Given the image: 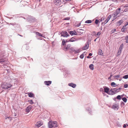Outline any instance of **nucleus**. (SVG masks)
<instances>
[{"instance_id": "18", "label": "nucleus", "mask_w": 128, "mask_h": 128, "mask_svg": "<svg viewBox=\"0 0 128 128\" xmlns=\"http://www.w3.org/2000/svg\"><path fill=\"white\" fill-rule=\"evenodd\" d=\"M104 92L108 94V92L110 90L109 88L107 87H105L104 88Z\"/></svg>"}, {"instance_id": "49", "label": "nucleus", "mask_w": 128, "mask_h": 128, "mask_svg": "<svg viewBox=\"0 0 128 128\" xmlns=\"http://www.w3.org/2000/svg\"><path fill=\"white\" fill-rule=\"evenodd\" d=\"M10 24L11 25H12L13 26H14V25L16 24H12L11 23H10Z\"/></svg>"}, {"instance_id": "20", "label": "nucleus", "mask_w": 128, "mask_h": 128, "mask_svg": "<svg viewBox=\"0 0 128 128\" xmlns=\"http://www.w3.org/2000/svg\"><path fill=\"white\" fill-rule=\"evenodd\" d=\"M113 88L110 89L108 92V94L111 95L114 94V93H113Z\"/></svg>"}, {"instance_id": "32", "label": "nucleus", "mask_w": 128, "mask_h": 128, "mask_svg": "<svg viewBox=\"0 0 128 128\" xmlns=\"http://www.w3.org/2000/svg\"><path fill=\"white\" fill-rule=\"evenodd\" d=\"M28 102L31 104H34V102H33V100H28Z\"/></svg>"}, {"instance_id": "51", "label": "nucleus", "mask_w": 128, "mask_h": 128, "mask_svg": "<svg viewBox=\"0 0 128 128\" xmlns=\"http://www.w3.org/2000/svg\"><path fill=\"white\" fill-rule=\"evenodd\" d=\"M128 25V22L126 23V24L124 25V26H126Z\"/></svg>"}, {"instance_id": "33", "label": "nucleus", "mask_w": 128, "mask_h": 128, "mask_svg": "<svg viewBox=\"0 0 128 128\" xmlns=\"http://www.w3.org/2000/svg\"><path fill=\"white\" fill-rule=\"evenodd\" d=\"M125 40H126V42L128 43V36H127L125 38Z\"/></svg>"}, {"instance_id": "21", "label": "nucleus", "mask_w": 128, "mask_h": 128, "mask_svg": "<svg viewBox=\"0 0 128 128\" xmlns=\"http://www.w3.org/2000/svg\"><path fill=\"white\" fill-rule=\"evenodd\" d=\"M66 42H65V40L63 39L62 40V48L63 47H64V46H65L66 45Z\"/></svg>"}, {"instance_id": "13", "label": "nucleus", "mask_w": 128, "mask_h": 128, "mask_svg": "<svg viewBox=\"0 0 128 128\" xmlns=\"http://www.w3.org/2000/svg\"><path fill=\"white\" fill-rule=\"evenodd\" d=\"M68 85L69 86L72 87L73 88H75L76 86V84H73L72 82L69 83L68 84Z\"/></svg>"}, {"instance_id": "1", "label": "nucleus", "mask_w": 128, "mask_h": 128, "mask_svg": "<svg viewBox=\"0 0 128 128\" xmlns=\"http://www.w3.org/2000/svg\"><path fill=\"white\" fill-rule=\"evenodd\" d=\"M4 53L3 52H1L0 53V63L3 64H5V62L7 60L6 58H4Z\"/></svg>"}, {"instance_id": "29", "label": "nucleus", "mask_w": 128, "mask_h": 128, "mask_svg": "<svg viewBox=\"0 0 128 128\" xmlns=\"http://www.w3.org/2000/svg\"><path fill=\"white\" fill-rule=\"evenodd\" d=\"M111 85L112 86H114V87H115L117 86V85H116V84L114 82L111 83Z\"/></svg>"}, {"instance_id": "10", "label": "nucleus", "mask_w": 128, "mask_h": 128, "mask_svg": "<svg viewBox=\"0 0 128 128\" xmlns=\"http://www.w3.org/2000/svg\"><path fill=\"white\" fill-rule=\"evenodd\" d=\"M123 46L124 45L123 44H120L118 49V54L119 53V54H120L121 53Z\"/></svg>"}, {"instance_id": "42", "label": "nucleus", "mask_w": 128, "mask_h": 128, "mask_svg": "<svg viewBox=\"0 0 128 128\" xmlns=\"http://www.w3.org/2000/svg\"><path fill=\"white\" fill-rule=\"evenodd\" d=\"M92 36H96V32L95 31H93L92 33Z\"/></svg>"}, {"instance_id": "24", "label": "nucleus", "mask_w": 128, "mask_h": 128, "mask_svg": "<svg viewBox=\"0 0 128 128\" xmlns=\"http://www.w3.org/2000/svg\"><path fill=\"white\" fill-rule=\"evenodd\" d=\"M77 40L75 38L73 37L70 39V42H74L77 41Z\"/></svg>"}, {"instance_id": "3", "label": "nucleus", "mask_w": 128, "mask_h": 128, "mask_svg": "<svg viewBox=\"0 0 128 128\" xmlns=\"http://www.w3.org/2000/svg\"><path fill=\"white\" fill-rule=\"evenodd\" d=\"M12 86L10 83H4L2 86V88L6 89L10 88Z\"/></svg>"}, {"instance_id": "39", "label": "nucleus", "mask_w": 128, "mask_h": 128, "mask_svg": "<svg viewBox=\"0 0 128 128\" xmlns=\"http://www.w3.org/2000/svg\"><path fill=\"white\" fill-rule=\"evenodd\" d=\"M116 98L118 100H120L121 99V96L120 95H118L117 96Z\"/></svg>"}, {"instance_id": "45", "label": "nucleus", "mask_w": 128, "mask_h": 128, "mask_svg": "<svg viewBox=\"0 0 128 128\" xmlns=\"http://www.w3.org/2000/svg\"><path fill=\"white\" fill-rule=\"evenodd\" d=\"M70 17H66V18L65 19H64V20H70Z\"/></svg>"}, {"instance_id": "8", "label": "nucleus", "mask_w": 128, "mask_h": 128, "mask_svg": "<svg viewBox=\"0 0 128 128\" xmlns=\"http://www.w3.org/2000/svg\"><path fill=\"white\" fill-rule=\"evenodd\" d=\"M71 52H74L75 54H76L80 52V50L79 49L75 50L74 48H70Z\"/></svg>"}, {"instance_id": "25", "label": "nucleus", "mask_w": 128, "mask_h": 128, "mask_svg": "<svg viewBox=\"0 0 128 128\" xmlns=\"http://www.w3.org/2000/svg\"><path fill=\"white\" fill-rule=\"evenodd\" d=\"M118 13L117 12H114V19L118 17Z\"/></svg>"}, {"instance_id": "11", "label": "nucleus", "mask_w": 128, "mask_h": 128, "mask_svg": "<svg viewBox=\"0 0 128 128\" xmlns=\"http://www.w3.org/2000/svg\"><path fill=\"white\" fill-rule=\"evenodd\" d=\"M32 106H31L30 105L28 106L26 109V111L27 112H29L32 109Z\"/></svg>"}, {"instance_id": "34", "label": "nucleus", "mask_w": 128, "mask_h": 128, "mask_svg": "<svg viewBox=\"0 0 128 128\" xmlns=\"http://www.w3.org/2000/svg\"><path fill=\"white\" fill-rule=\"evenodd\" d=\"M100 34L101 33L100 32H98L96 34V37H98V36H100Z\"/></svg>"}, {"instance_id": "26", "label": "nucleus", "mask_w": 128, "mask_h": 128, "mask_svg": "<svg viewBox=\"0 0 128 128\" xmlns=\"http://www.w3.org/2000/svg\"><path fill=\"white\" fill-rule=\"evenodd\" d=\"M36 35H38V36L44 37L43 36V34H41L40 33L38 32H36Z\"/></svg>"}, {"instance_id": "44", "label": "nucleus", "mask_w": 128, "mask_h": 128, "mask_svg": "<svg viewBox=\"0 0 128 128\" xmlns=\"http://www.w3.org/2000/svg\"><path fill=\"white\" fill-rule=\"evenodd\" d=\"M117 126H118L121 127V125L119 122L117 123Z\"/></svg>"}, {"instance_id": "43", "label": "nucleus", "mask_w": 128, "mask_h": 128, "mask_svg": "<svg viewBox=\"0 0 128 128\" xmlns=\"http://www.w3.org/2000/svg\"><path fill=\"white\" fill-rule=\"evenodd\" d=\"M99 22V21L98 20L96 19V20L95 22V24H98Z\"/></svg>"}, {"instance_id": "2", "label": "nucleus", "mask_w": 128, "mask_h": 128, "mask_svg": "<svg viewBox=\"0 0 128 128\" xmlns=\"http://www.w3.org/2000/svg\"><path fill=\"white\" fill-rule=\"evenodd\" d=\"M57 122L56 121L52 122L50 121L48 123V125L49 128H52V127H57Z\"/></svg>"}, {"instance_id": "28", "label": "nucleus", "mask_w": 128, "mask_h": 128, "mask_svg": "<svg viewBox=\"0 0 128 128\" xmlns=\"http://www.w3.org/2000/svg\"><path fill=\"white\" fill-rule=\"evenodd\" d=\"M120 76L119 74L118 75L116 76H114V78L118 80V78H120Z\"/></svg>"}, {"instance_id": "50", "label": "nucleus", "mask_w": 128, "mask_h": 128, "mask_svg": "<svg viewBox=\"0 0 128 128\" xmlns=\"http://www.w3.org/2000/svg\"><path fill=\"white\" fill-rule=\"evenodd\" d=\"M10 116H8L6 118V119H7V118H8V119H9L10 120Z\"/></svg>"}, {"instance_id": "62", "label": "nucleus", "mask_w": 128, "mask_h": 128, "mask_svg": "<svg viewBox=\"0 0 128 128\" xmlns=\"http://www.w3.org/2000/svg\"><path fill=\"white\" fill-rule=\"evenodd\" d=\"M65 0L66 2L67 1H70L71 0Z\"/></svg>"}, {"instance_id": "53", "label": "nucleus", "mask_w": 128, "mask_h": 128, "mask_svg": "<svg viewBox=\"0 0 128 128\" xmlns=\"http://www.w3.org/2000/svg\"><path fill=\"white\" fill-rule=\"evenodd\" d=\"M70 42V40H65V42H66V43L67 42Z\"/></svg>"}, {"instance_id": "47", "label": "nucleus", "mask_w": 128, "mask_h": 128, "mask_svg": "<svg viewBox=\"0 0 128 128\" xmlns=\"http://www.w3.org/2000/svg\"><path fill=\"white\" fill-rule=\"evenodd\" d=\"M104 89L102 88H100V92H103Z\"/></svg>"}, {"instance_id": "61", "label": "nucleus", "mask_w": 128, "mask_h": 128, "mask_svg": "<svg viewBox=\"0 0 128 128\" xmlns=\"http://www.w3.org/2000/svg\"><path fill=\"white\" fill-rule=\"evenodd\" d=\"M112 1L114 2H116L117 1V0H112Z\"/></svg>"}, {"instance_id": "35", "label": "nucleus", "mask_w": 128, "mask_h": 128, "mask_svg": "<svg viewBox=\"0 0 128 128\" xmlns=\"http://www.w3.org/2000/svg\"><path fill=\"white\" fill-rule=\"evenodd\" d=\"M122 78H124L126 79L128 78V74H126L123 76Z\"/></svg>"}, {"instance_id": "63", "label": "nucleus", "mask_w": 128, "mask_h": 128, "mask_svg": "<svg viewBox=\"0 0 128 128\" xmlns=\"http://www.w3.org/2000/svg\"><path fill=\"white\" fill-rule=\"evenodd\" d=\"M127 10V9H125L124 10V12H126V11Z\"/></svg>"}, {"instance_id": "17", "label": "nucleus", "mask_w": 128, "mask_h": 128, "mask_svg": "<svg viewBox=\"0 0 128 128\" xmlns=\"http://www.w3.org/2000/svg\"><path fill=\"white\" fill-rule=\"evenodd\" d=\"M42 123L41 121H39L37 122L36 125L37 126L39 127L42 125Z\"/></svg>"}, {"instance_id": "46", "label": "nucleus", "mask_w": 128, "mask_h": 128, "mask_svg": "<svg viewBox=\"0 0 128 128\" xmlns=\"http://www.w3.org/2000/svg\"><path fill=\"white\" fill-rule=\"evenodd\" d=\"M124 88H127L128 87V85L127 84H124Z\"/></svg>"}, {"instance_id": "55", "label": "nucleus", "mask_w": 128, "mask_h": 128, "mask_svg": "<svg viewBox=\"0 0 128 128\" xmlns=\"http://www.w3.org/2000/svg\"><path fill=\"white\" fill-rule=\"evenodd\" d=\"M80 23L78 24L77 26L78 27H79V26H80Z\"/></svg>"}, {"instance_id": "37", "label": "nucleus", "mask_w": 128, "mask_h": 128, "mask_svg": "<svg viewBox=\"0 0 128 128\" xmlns=\"http://www.w3.org/2000/svg\"><path fill=\"white\" fill-rule=\"evenodd\" d=\"M124 26L123 28H122L121 31L122 32H124L125 31V30L126 29V28H124Z\"/></svg>"}, {"instance_id": "15", "label": "nucleus", "mask_w": 128, "mask_h": 128, "mask_svg": "<svg viewBox=\"0 0 128 128\" xmlns=\"http://www.w3.org/2000/svg\"><path fill=\"white\" fill-rule=\"evenodd\" d=\"M112 16L111 15H109L107 19L104 22L105 24H106L109 20L111 18Z\"/></svg>"}, {"instance_id": "52", "label": "nucleus", "mask_w": 128, "mask_h": 128, "mask_svg": "<svg viewBox=\"0 0 128 128\" xmlns=\"http://www.w3.org/2000/svg\"><path fill=\"white\" fill-rule=\"evenodd\" d=\"M92 53H90L89 54V56H92Z\"/></svg>"}, {"instance_id": "59", "label": "nucleus", "mask_w": 128, "mask_h": 128, "mask_svg": "<svg viewBox=\"0 0 128 128\" xmlns=\"http://www.w3.org/2000/svg\"><path fill=\"white\" fill-rule=\"evenodd\" d=\"M120 0L122 2H124L125 0Z\"/></svg>"}, {"instance_id": "31", "label": "nucleus", "mask_w": 128, "mask_h": 128, "mask_svg": "<svg viewBox=\"0 0 128 128\" xmlns=\"http://www.w3.org/2000/svg\"><path fill=\"white\" fill-rule=\"evenodd\" d=\"M123 22L122 20H119L118 22V23L119 25H121V24Z\"/></svg>"}, {"instance_id": "54", "label": "nucleus", "mask_w": 128, "mask_h": 128, "mask_svg": "<svg viewBox=\"0 0 128 128\" xmlns=\"http://www.w3.org/2000/svg\"><path fill=\"white\" fill-rule=\"evenodd\" d=\"M90 108H88L87 109V110L88 111H90Z\"/></svg>"}, {"instance_id": "41", "label": "nucleus", "mask_w": 128, "mask_h": 128, "mask_svg": "<svg viewBox=\"0 0 128 128\" xmlns=\"http://www.w3.org/2000/svg\"><path fill=\"white\" fill-rule=\"evenodd\" d=\"M116 31V29H114V30H112L111 31V33L113 34Z\"/></svg>"}, {"instance_id": "38", "label": "nucleus", "mask_w": 128, "mask_h": 128, "mask_svg": "<svg viewBox=\"0 0 128 128\" xmlns=\"http://www.w3.org/2000/svg\"><path fill=\"white\" fill-rule=\"evenodd\" d=\"M84 56V54H82L80 56V57L81 59L83 58Z\"/></svg>"}, {"instance_id": "7", "label": "nucleus", "mask_w": 128, "mask_h": 128, "mask_svg": "<svg viewBox=\"0 0 128 128\" xmlns=\"http://www.w3.org/2000/svg\"><path fill=\"white\" fill-rule=\"evenodd\" d=\"M27 20L30 22H34L35 18L33 17L29 16L28 17Z\"/></svg>"}, {"instance_id": "22", "label": "nucleus", "mask_w": 128, "mask_h": 128, "mask_svg": "<svg viewBox=\"0 0 128 128\" xmlns=\"http://www.w3.org/2000/svg\"><path fill=\"white\" fill-rule=\"evenodd\" d=\"M112 108L115 110H118V106L116 104H114L112 106Z\"/></svg>"}, {"instance_id": "6", "label": "nucleus", "mask_w": 128, "mask_h": 128, "mask_svg": "<svg viewBox=\"0 0 128 128\" xmlns=\"http://www.w3.org/2000/svg\"><path fill=\"white\" fill-rule=\"evenodd\" d=\"M60 34H61V36H62L64 37H67L70 36L69 35L66 31L62 32Z\"/></svg>"}, {"instance_id": "5", "label": "nucleus", "mask_w": 128, "mask_h": 128, "mask_svg": "<svg viewBox=\"0 0 128 128\" xmlns=\"http://www.w3.org/2000/svg\"><path fill=\"white\" fill-rule=\"evenodd\" d=\"M54 4L58 6H60L62 2L61 0H54Z\"/></svg>"}, {"instance_id": "14", "label": "nucleus", "mask_w": 128, "mask_h": 128, "mask_svg": "<svg viewBox=\"0 0 128 128\" xmlns=\"http://www.w3.org/2000/svg\"><path fill=\"white\" fill-rule=\"evenodd\" d=\"M89 47V42H87L85 44V46L84 47V50H85L88 48Z\"/></svg>"}, {"instance_id": "16", "label": "nucleus", "mask_w": 128, "mask_h": 128, "mask_svg": "<svg viewBox=\"0 0 128 128\" xmlns=\"http://www.w3.org/2000/svg\"><path fill=\"white\" fill-rule=\"evenodd\" d=\"M44 83L46 85L49 86L52 83V81H45Z\"/></svg>"}, {"instance_id": "19", "label": "nucleus", "mask_w": 128, "mask_h": 128, "mask_svg": "<svg viewBox=\"0 0 128 128\" xmlns=\"http://www.w3.org/2000/svg\"><path fill=\"white\" fill-rule=\"evenodd\" d=\"M28 96L30 97H34V95L33 93H31V92L30 93H28Z\"/></svg>"}, {"instance_id": "56", "label": "nucleus", "mask_w": 128, "mask_h": 128, "mask_svg": "<svg viewBox=\"0 0 128 128\" xmlns=\"http://www.w3.org/2000/svg\"><path fill=\"white\" fill-rule=\"evenodd\" d=\"M63 69L64 72H65L66 71V68H63Z\"/></svg>"}, {"instance_id": "64", "label": "nucleus", "mask_w": 128, "mask_h": 128, "mask_svg": "<svg viewBox=\"0 0 128 128\" xmlns=\"http://www.w3.org/2000/svg\"><path fill=\"white\" fill-rule=\"evenodd\" d=\"M121 104H123L124 105V104H124L123 102L122 103H121Z\"/></svg>"}, {"instance_id": "12", "label": "nucleus", "mask_w": 128, "mask_h": 128, "mask_svg": "<svg viewBox=\"0 0 128 128\" xmlns=\"http://www.w3.org/2000/svg\"><path fill=\"white\" fill-rule=\"evenodd\" d=\"M69 33L71 36L76 35L77 34L75 30L70 31Z\"/></svg>"}, {"instance_id": "60", "label": "nucleus", "mask_w": 128, "mask_h": 128, "mask_svg": "<svg viewBox=\"0 0 128 128\" xmlns=\"http://www.w3.org/2000/svg\"><path fill=\"white\" fill-rule=\"evenodd\" d=\"M87 58H91V57H90L89 56H88L87 57Z\"/></svg>"}, {"instance_id": "4", "label": "nucleus", "mask_w": 128, "mask_h": 128, "mask_svg": "<svg viewBox=\"0 0 128 128\" xmlns=\"http://www.w3.org/2000/svg\"><path fill=\"white\" fill-rule=\"evenodd\" d=\"M71 46V45L70 44H68L66 45L65 46L63 47L62 48V49L64 51H66L70 49V48Z\"/></svg>"}, {"instance_id": "40", "label": "nucleus", "mask_w": 128, "mask_h": 128, "mask_svg": "<svg viewBox=\"0 0 128 128\" xmlns=\"http://www.w3.org/2000/svg\"><path fill=\"white\" fill-rule=\"evenodd\" d=\"M122 6L124 8L128 7V4H123L122 5Z\"/></svg>"}, {"instance_id": "27", "label": "nucleus", "mask_w": 128, "mask_h": 128, "mask_svg": "<svg viewBox=\"0 0 128 128\" xmlns=\"http://www.w3.org/2000/svg\"><path fill=\"white\" fill-rule=\"evenodd\" d=\"M89 68L92 70H93L94 69V65L92 64H90L89 66Z\"/></svg>"}, {"instance_id": "36", "label": "nucleus", "mask_w": 128, "mask_h": 128, "mask_svg": "<svg viewBox=\"0 0 128 128\" xmlns=\"http://www.w3.org/2000/svg\"><path fill=\"white\" fill-rule=\"evenodd\" d=\"M122 100L124 102H126L127 99L126 98H122Z\"/></svg>"}, {"instance_id": "30", "label": "nucleus", "mask_w": 128, "mask_h": 128, "mask_svg": "<svg viewBox=\"0 0 128 128\" xmlns=\"http://www.w3.org/2000/svg\"><path fill=\"white\" fill-rule=\"evenodd\" d=\"M92 22L91 20H87L85 22V23H86L89 24L91 23Z\"/></svg>"}, {"instance_id": "23", "label": "nucleus", "mask_w": 128, "mask_h": 128, "mask_svg": "<svg viewBox=\"0 0 128 128\" xmlns=\"http://www.w3.org/2000/svg\"><path fill=\"white\" fill-rule=\"evenodd\" d=\"M98 54L102 56L103 55V53L102 50L101 49L98 50Z\"/></svg>"}, {"instance_id": "58", "label": "nucleus", "mask_w": 128, "mask_h": 128, "mask_svg": "<svg viewBox=\"0 0 128 128\" xmlns=\"http://www.w3.org/2000/svg\"><path fill=\"white\" fill-rule=\"evenodd\" d=\"M99 37V36H98V37H97V38L96 39H95V40H94V42H96V39H97Z\"/></svg>"}, {"instance_id": "57", "label": "nucleus", "mask_w": 128, "mask_h": 128, "mask_svg": "<svg viewBox=\"0 0 128 128\" xmlns=\"http://www.w3.org/2000/svg\"><path fill=\"white\" fill-rule=\"evenodd\" d=\"M126 125L125 124H124V125L123 127L124 128H126Z\"/></svg>"}, {"instance_id": "48", "label": "nucleus", "mask_w": 128, "mask_h": 128, "mask_svg": "<svg viewBox=\"0 0 128 128\" xmlns=\"http://www.w3.org/2000/svg\"><path fill=\"white\" fill-rule=\"evenodd\" d=\"M112 74H111L110 76L108 78V79L109 80L110 79L111 77L112 76Z\"/></svg>"}, {"instance_id": "9", "label": "nucleus", "mask_w": 128, "mask_h": 128, "mask_svg": "<svg viewBox=\"0 0 128 128\" xmlns=\"http://www.w3.org/2000/svg\"><path fill=\"white\" fill-rule=\"evenodd\" d=\"M121 88H113L114 94H116L119 92L121 90Z\"/></svg>"}]
</instances>
